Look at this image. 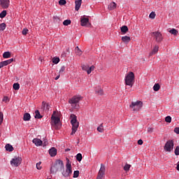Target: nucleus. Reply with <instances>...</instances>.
I'll use <instances>...</instances> for the list:
<instances>
[{
  "label": "nucleus",
  "mask_w": 179,
  "mask_h": 179,
  "mask_svg": "<svg viewBox=\"0 0 179 179\" xmlns=\"http://www.w3.org/2000/svg\"><path fill=\"white\" fill-rule=\"evenodd\" d=\"M64 162L60 159H57L54 166H52L50 169V173L51 174H55L58 172L59 170H64Z\"/></svg>",
  "instance_id": "nucleus-1"
},
{
  "label": "nucleus",
  "mask_w": 179,
  "mask_h": 179,
  "mask_svg": "<svg viewBox=\"0 0 179 179\" xmlns=\"http://www.w3.org/2000/svg\"><path fill=\"white\" fill-rule=\"evenodd\" d=\"M70 119H71V124H72V131L71 133V135L73 136L78 131V129L79 127V122L77 120L76 115L74 114L71 115Z\"/></svg>",
  "instance_id": "nucleus-2"
},
{
  "label": "nucleus",
  "mask_w": 179,
  "mask_h": 179,
  "mask_svg": "<svg viewBox=\"0 0 179 179\" xmlns=\"http://www.w3.org/2000/svg\"><path fill=\"white\" fill-rule=\"evenodd\" d=\"M135 83V76L132 71H129L124 78V84L130 87H132Z\"/></svg>",
  "instance_id": "nucleus-3"
},
{
  "label": "nucleus",
  "mask_w": 179,
  "mask_h": 179,
  "mask_svg": "<svg viewBox=\"0 0 179 179\" xmlns=\"http://www.w3.org/2000/svg\"><path fill=\"white\" fill-rule=\"evenodd\" d=\"M82 97L80 96H74L69 100V104L73 109L78 108V103L80 101Z\"/></svg>",
  "instance_id": "nucleus-4"
},
{
  "label": "nucleus",
  "mask_w": 179,
  "mask_h": 179,
  "mask_svg": "<svg viewBox=\"0 0 179 179\" xmlns=\"http://www.w3.org/2000/svg\"><path fill=\"white\" fill-rule=\"evenodd\" d=\"M72 174L71 164L69 159H66V171L62 172V176L64 178H69Z\"/></svg>",
  "instance_id": "nucleus-5"
},
{
  "label": "nucleus",
  "mask_w": 179,
  "mask_h": 179,
  "mask_svg": "<svg viewBox=\"0 0 179 179\" xmlns=\"http://www.w3.org/2000/svg\"><path fill=\"white\" fill-rule=\"evenodd\" d=\"M143 106V102L141 101H136L131 102V104L129 106V108L134 112H138Z\"/></svg>",
  "instance_id": "nucleus-6"
},
{
  "label": "nucleus",
  "mask_w": 179,
  "mask_h": 179,
  "mask_svg": "<svg viewBox=\"0 0 179 179\" xmlns=\"http://www.w3.org/2000/svg\"><path fill=\"white\" fill-rule=\"evenodd\" d=\"M56 112H54L53 115L51 117V124L52 127H54L55 129H59V117L55 116Z\"/></svg>",
  "instance_id": "nucleus-7"
},
{
  "label": "nucleus",
  "mask_w": 179,
  "mask_h": 179,
  "mask_svg": "<svg viewBox=\"0 0 179 179\" xmlns=\"http://www.w3.org/2000/svg\"><path fill=\"white\" fill-rule=\"evenodd\" d=\"M151 36L154 37V40H155L156 43H160L164 40L163 35L159 31H154L151 33Z\"/></svg>",
  "instance_id": "nucleus-8"
},
{
  "label": "nucleus",
  "mask_w": 179,
  "mask_h": 179,
  "mask_svg": "<svg viewBox=\"0 0 179 179\" xmlns=\"http://www.w3.org/2000/svg\"><path fill=\"white\" fill-rule=\"evenodd\" d=\"M174 149V141L172 140H169L166 141L164 146V151L167 152H171Z\"/></svg>",
  "instance_id": "nucleus-9"
},
{
  "label": "nucleus",
  "mask_w": 179,
  "mask_h": 179,
  "mask_svg": "<svg viewBox=\"0 0 179 179\" xmlns=\"http://www.w3.org/2000/svg\"><path fill=\"white\" fill-rule=\"evenodd\" d=\"M22 159L21 157H15L10 161V164L13 167H18L21 164Z\"/></svg>",
  "instance_id": "nucleus-10"
},
{
  "label": "nucleus",
  "mask_w": 179,
  "mask_h": 179,
  "mask_svg": "<svg viewBox=\"0 0 179 179\" xmlns=\"http://www.w3.org/2000/svg\"><path fill=\"white\" fill-rule=\"evenodd\" d=\"M105 173H106V166L103 164H101V167L98 172V175L96 179H103Z\"/></svg>",
  "instance_id": "nucleus-11"
},
{
  "label": "nucleus",
  "mask_w": 179,
  "mask_h": 179,
  "mask_svg": "<svg viewBox=\"0 0 179 179\" xmlns=\"http://www.w3.org/2000/svg\"><path fill=\"white\" fill-rule=\"evenodd\" d=\"M9 0H0V5L3 9H6L9 7Z\"/></svg>",
  "instance_id": "nucleus-12"
},
{
  "label": "nucleus",
  "mask_w": 179,
  "mask_h": 179,
  "mask_svg": "<svg viewBox=\"0 0 179 179\" xmlns=\"http://www.w3.org/2000/svg\"><path fill=\"white\" fill-rule=\"evenodd\" d=\"M159 47L157 45H154V48H152V50L150 52V57L154 56L157 55L159 52Z\"/></svg>",
  "instance_id": "nucleus-13"
},
{
  "label": "nucleus",
  "mask_w": 179,
  "mask_h": 179,
  "mask_svg": "<svg viewBox=\"0 0 179 179\" xmlns=\"http://www.w3.org/2000/svg\"><path fill=\"white\" fill-rule=\"evenodd\" d=\"M117 4L115 1H112L108 4V9L109 10H114L117 8Z\"/></svg>",
  "instance_id": "nucleus-14"
},
{
  "label": "nucleus",
  "mask_w": 179,
  "mask_h": 179,
  "mask_svg": "<svg viewBox=\"0 0 179 179\" xmlns=\"http://www.w3.org/2000/svg\"><path fill=\"white\" fill-rule=\"evenodd\" d=\"M32 143L36 145V146H41L43 145V141L41 139L38 138H34L32 140Z\"/></svg>",
  "instance_id": "nucleus-15"
},
{
  "label": "nucleus",
  "mask_w": 179,
  "mask_h": 179,
  "mask_svg": "<svg viewBox=\"0 0 179 179\" xmlns=\"http://www.w3.org/2000/svg\"><path fill=\"white\" fill-rule=\"evenodd\" d=\"M88 24L91 25V24L89 23V19L88 18L83 17V18L81 19V25L83 27H86Z\"/></svg>",
  "instance_id": "nucleus-16"
},
{
  "label": "nucleus",
  "mask_w": 179,
  "mask_h": 179,
  "mask_svg": "<svg viewBox=\"0 0 179 179\" xmlns=\"http://www.w3.org/2000/svg\"><path fill=\"white\" fill-rule=\"evenodd\" d=\"M49 154L51 157H55L57 155V150L55 148H52L49 150Z\"/></svg>",
  "instance_id": "nucleus-17"
},
{
  "label": "nucleus",
  "mask_w": 179,
  "mask_h": 179,
  "mask_svg": "<svg viewBox=\"0 0 179 179\" xmlns=\"http://www.w3.org/2000/svg\"><path fill=\"white\" fill-rule=\"evenodd\" d=\"M75 4H76V7H75L76 10L78 11L82 5V0H76Z\"/></svg>",
  "instance_id": "nucleus-18"
},
{
  "label": "nucleus",
  "mask_w": 179,
  "mask_h": 179,
  "mask_svg": "<svg viewBox=\"0 0 179 179\" xmlns=\"http://www.w3.org/2000/svg\"><path fill=\"white\" fill-rule=\"evenodd\" d=\"M42 108L43 110L48 111L50 108V104L48 103H45V101L42 102Z\"/></svg>",
  "instance_id": "nucleus-19"
},
{
  "label": "nucleus",
  "mask_w": 179,
  "mask_h": 179,
  "mask_svg": "<svg viewBox=\"0 0 179 179\" xmlns=\"http://www.w3.org/2000/svg\"><path fill=\"white\" fill-rule=\"evenodd\" d=\"M122 41L124 43H129V41H131V38L129 36H124L122 37Z\"/></svg>",
  "instance_id": "nucleus-20"
},
{
  "label": "nucleus",
  "mask_w": 179,
  "mask_h": 179,
  "mask_svg": "<svg viewBox=\"0 0 179 179\" xmlns=\"http://www.w3.org/2000/svg\"><path fill=\"white\" fill-rule=\"evenodd\" d=\"M13 62V59L11 58V59H9L8 60H5V61L1 62V63H2L3 66H6L11 64Z\"/></svg>",
  "instance_id": "nucleus-21"
},
{
  "label": "nucleus",
  "mask_w": 179,
  "mask_h": 179,
  "mask_svg": "<svg viewBox=\"0 0 179 179\" xmlns=\"http://www.w3.org/2000/svg\"><path fill=\"white\" fill-rule=\"evenodd\" d=\"M96 130L99 133H103L104 131H105V129H104V127H103V123L100 124L99 126L97 127Z\"/></svg>",
  "instance_id": "nucleus-22"
},
{
  "label": "nucleus",
  "mask_w": 179,
  "mask_h": 179,
  "mask_svg": "<svg viewBox=\"0 0 179 179\" xmlns=\"http://www.w3.org/2000/svg\"><path fill=\"white\" fill-rule=\"evenodd\" d=\"M30 119H31V115L29 113H26L24 115V117H23L24 121L27 122V121H29Z\"/></svg>",
  "instance_id": "nucleus-23"
},
{
  "label": "nucleus",
  "mask_w": 179,
  "mask_h": 179,
  "mask_svg": "<svg viewBox=\"0 0 179 179\" xmlns=\"http://www.w3.org/2000/svg\"><path fill=\"white\" fill-rule=\"evenodd\" d=\"M43 117V116L41 115L40 112L38 110H36L35 111V116L34 118L35 119H41Z\"/></svg>",
  "instance_id": "nucleus-24"
},
{
  "label": "nucleus",
  "mask_w": 179,
  "mask_h": 179,
  "mask_svg": "<svg viewBox=\"0 0 179 179\" xmlns=\"http://www.w3.org/2000/svg\"><path fill=\"white\" fill-rule=\"evenodd\" d=\"M120 30H121V32L122 33V34H125L129 29L127 26H122L121 28H120Z\"/></svg>",
  "instance_id": "nucleus-25"
},
{
  "label": "nucleus",
  "mask_w": 179,
  "mask_h": 179,
  "mask_svg": "<svg viewBox=\"0 0 179 179\" xmlns=\"http://www.w3.org/2000/svg\"><path fill=\"white\" fill-rule=\"evenodd\" d=\"M160 85L159 83H156L155 85H154L152 89H154V91L158 92L160 90Z\"/></svg>",
  "instance_id": "nucleus-26"
},
{
  "label": "nucleus",
  "mask_w": 179,
  "mask_h": 179,
  "mask_svg": "<svg viewBox=\"0 0 179 179\" xmlns=\"http://www.w3.org/2000/svg\"><path fill=\"white\" fill-rule=\"evenodd\" d=\"M5 148L7 151L12 152L13 150V146L10 144H7Z\"/></svg>",
  "instance_id": "nucleus-27"
},
{
  "label": "nucleus",
  "mask_w": 179,
  "mask_h": 179,
  "mask_svg": "<svg viewBox=\"0 0 179 179\" xmlns=\"http://www.w3.org/2000/svg\"><path fill=\"white\" fill-rule=\"evenodd\" d=\"M3 57L4 59L10 58V52H5L3 54Z\"/></svg>",
  "instance_id": "nucleus-28"
},
{
  "label": "nucleus",
  "mask_w": 179,
  "mask_h": 179,
  "mask_svg": "<svg viewBox=\"0 0 179 179\" xmlns=\"http://www.w3.org/2000/svg\"><path fill=\"white\" fill-rule=\"evenodd\" d=\"M131 168V165L129 164H126L125 166L123 167V169L125 172H128Z\"/></svg>",
  "instance_id": "nucleus-29"
},
{
  "label": "nucleus",
  "mask_w": 179,
  "mask_h": 179,
  "mask_svg": "<svg viewBox=\"0 0 179 179\" xmlns=\"http://www.w3.org/2000/svg\"><path fill=\"white\" fill-rule=\"evenodd\" d=\"M169 33L173 34L174 36H177L178 34V31L176 30V29H172L171 30L169 31Z\"/></svg>",
  "instance_id": "nucleus-30"
},
{
  "label": "nucleus",
  "mask_w": 179,
  "mask_h": 179,
  "mask_svg": "<svg viewBox=\"0 0 179 179\" xmlns=\"http://www.w3.org/2000/svg\"><path fill=\"white\" fill-rule=\"evenodd\" d=\"M76 55H77L78 56L82 55V51H81L80 49L78 48V46H77V47L76 48Z\"/></svg>",
  "instance_id": "nucleus-31"
},
{
  "label": "nucleus",
  "mask_w": 179,
  "mask_h": 179,
  "mask_svg": "<svg viewBox=\"0 0 179 179\" xmlns=\"http://www.w3.org/2000/svg\"><path fill=\"white\" fill-rule=\"evenodd\" d=\"M94 65H92V66H91V67H90V68H88V70H87V74L89 75V74H90L91 73H92V71H94Z\"/></svg>",
  "instance_id": "nucleus-32"
},
{
  "label": "nucleus",
  "mask_w": 179,
  "mask_h": 179,
  "mask_svg": "<svg viewBox=\"0 0 179 179\" xmlns=\"http://www.w3.org/2000/svg\"><path fill=\"white\" fill-rule=\"evenodd\" d=\"M172 121V117L169 115L166 116L165 117V122H167V123H171Z\"/></svg>",
  "instance_id": "nucleus-33"
},
{
  "label": "nucleus",
  "mask_w": 179,
  "mask_h": 179,
  "mask_svg": "<svg viewBox=\"0 0 179 179\" xmlns=\"http://www.w3.org/2000/svg\"><path fill=\"white\" fill-rule=\"evenodd\" d=\"M52 62L55 64H57L58 63H59V57H54V58H52Z\"/></svg>",
  "instance_id": "nucleus-34"
},
{
  "label": "nucleus",
  "mask_w": 179,
  "mask_h": 179,
  "mask_svg": "<svg viewBox=\"0 0 179 179\" xmlns=\"http://www.w3.org/2000/svg\"><path fill=\"white\" fill-rule=\"evenodd\" d=\"M89 68H90V66H89L88 64H83V65L82 66L83 70V71H87H87L89 70Z\"/></svg>",
  "instance_id": "nucleus-35"
},
{
  "label": "nucleus",
  "mask_w": 179,
  "mask_h": 179,
  "mask_svg": "<svg viewBox=\"0 0 179 179\" xmlns=\"http://www.w3.org/2000/svg\"><path fill=\"white\" fill-rule=\"evenodd\" d=\"M76 159H77L78 162H81V160H82V159H83L82 154L78 153V154L76 155Z\"/></svg>",
  "instance_id": "nucleus-36"
},
{
  "label": "nucleus",
  "mask_w": 179,
  "mask_h": 179,
  "mask_svg": "<svg viewBox=\"0 0 179 179\" xmlns=\"http://www.w3.org/2000/svg\"><path fill=\"white\" fill-rule=\"evenodd\" d=\"M71 21L70 20H66L64 21L63 24L64 26H68V25L71 24Z\"/></svg>",
  "instance_id": "nucleus-37"
},
{
  "label": "nucleus",
  "mask_w": 179,
  "mask_h": 179,
  "mask_svg": "<svg viewBox=\"0 0 179 179\" xmlns=\"http://www.w3.org/2000/svg\"><path fill=\"white\" fill-rule=\"evenodd\" d=\"M79 174H80L79 171H75L74 173H73V178H78Z\"/></svg>",
  "instance_id": "nucleus-38"
},
{
  "label": "nucleus",
  "mask_w": 179,
  "mask_h": 179,
  "mask_svg": "<svg viewBox=\"0 0 179 179\" xmlns=\"http://www.w3.org/2000/svg\"><path fill=\"white\" fill-rule=\"evenodd\" d=\"M2 101H3L4 103H8V101H10V99L8 96H3Z\"/></svg>",
  "instance_id": "nucleus-39"
},
{
  "label": "nucleus",
  "mask_w": 179,
  "mask_h": 179,
  "mask_svg": "<svg viewBox=\"0 0 179 179\" xmlns=\"http://www.w3.org/2000/svg\"><path fill=\"white\" fill-rule=\"evenodd\" d=\"M6 24L5 23H2L0 24V31H3L6 29Z\"/></svg>",
  "instance_id": "nucleus-40"
},
{
  "label": "nucleus",
  "mask_w": 179,
  "mask_h": 179,
  "mask_svg": "<svg viewBox=\"0 0 179 179\" xmlns=\"http://www.w3.org/2000/svg\"><path fill=\"white\" fill-rule=\"evenodd\" d=\"M41 162L36 163V167L37 170H41L42 169V166H41Z\"/></svg>",
  "instance_id": "nucleus-41"
},
{
  "label": "nucleus",
  "mask_w": 179,
  "mask_h": 179,
  "mask_svg": "<svg viewBox=\"0 0 179 179\" xmlns=\"http://www.w3.org/2000/svg\"><path fill=\"white\" fill-rule=\"evenodd\" d=\"M6 15V10H3V11H2V12L0 13V17H1V18L5 17Z\"/></svg>",
  "instance_id": "nucleus-42"
},
{
  "label": "nucleus",
  "mask_w": 179,
  "mask_h": 179,
  "mask_svg": "<svg viewBox=\"0 0 179 179\" xmlns=\"http://www.w3.org/2000/svg\"><path fill=\"white\" fill-rule=\"evenodd\" d=\"M13 89L15 90H18L20 89V85L18 83H15L13 85Z\"/></svg>",
  "instance_id": "nucleus-43"
},
{
  "label": "nucleus",
  "mask_w": 179,
  "mask_h": 179,
  "mask_svg": "<svg viewBox=\"0 0 179 179\" xmlns=\"http://www.w3.org/2000/svg\"><path fill=\"white\" fill-rule=\"evenodd\" d=\"M3 121V115L2 112H0V125L2 124Z\"/></svg>",
  "instance_id": "nucleus-44"
},
{
  "label": "nucleus",
  "mask_w": 179,
  "mask_h": 179,
  "mask_svg": "<svg viewBox=\"0 0 179 179\" xmlns=\"http://www.w3.org/2000/svg\"><path fill=\"white\" fill-rule=\"evenodd\" d=\"M66 3V0H59V4L60 6H64Z\"/></svg>",
  "instance_id": "nucleus-45"
},
{
  "label": "nucleus",
  "mask_w": 179,
  "mask_h": 179,
  "mask_svg": "<svg viewBox=\"0 0 179 179\" xmlns=\"http://www.w3.org/2000/svg\"><path fill=\"white\" fill-rule=\"evenodd\" d=\"M150 18H151V19H155V17H156V14H155V12H152L151 13H150Z\"/></svg>",
  "instance_id": "nucleus-46"
},
{
  "label": "nucleus",
  "mask_w": 179,
  "mask_h": 179,
  "mask_svg": "<svg viewBox=\"0 0 179 179\" xmlns=\"http://www.w3.org/2000/svg\"><path fill=\"white\" fill-rule=\"evenodd\" d=\"M95 92L99 95H102L103 94V91L101 89H99V90H96Z\"/></svg>",
  "instance_id": "nucleus-47"
},
{
  "label": "nucleus",
  "mask_w": 179,
  "mask_h": 179,
  "mask_svg": "<svg viewBox=\"0 0 179 179\" xmlns=\"http://www.w3.org/2000/svg\"><path fill=\"white\" fill-rule=\"evenodd\" d=\"M64 71H65V66H62V67H61V69H60V70L59 71V73L62 74V73L64 72Z\"/></svg>",
  "instance_id": "nucleus-48"
},
{
  "label": "nucleus",
  "mask_w": 179,
  "mask_h": 179,
  "mask_svg": "<svg viewBox=\"0 0 179 179\" xmlns=\"http://www.w3.org/2000/svg\"><path fill=\"white\" fill-rule=\"evenodd\" d=\"M174 153L176 155H179V146H177L175 149Z\"/></svg>",
  "instance_id": "nucleus-49"
},
{
  "label": "nucleus",
  "mask_w": 179,
  "mask_h": 179,
  "mask_svg": "<svg viewBox=\"0 0 179 179\" xmlns=\"http://www.w3.org/2000/svg\"><path fill=\"white\" fill-rule=\"evenodd\" d=\"M153 131H154L153 127H149L148 128V133L152 134Z\"/></svg>",
  "instance_id": "nucleus-50"
},
{
  "label": "nucleus",
  "mask_w": 179,
  "mask_h": 179,
  "mask_svg": "<svg viewBox=\"0 0 179 179\" xmlns=\"http://www.w3.org/2000/svg\"><path fill=\"white\" fill-rule=\"evenodd\" d=\"M28 31H29V30H28L27 29H24L22 30V34H23V35H27V33H28Z\"/></svg>",
  "instance_id": "nucleus-51"
},
{
  "label": "nucleus",
  "mask_w": 179,
  "mask_h": 179,
  "mask_svg": "<svg viewBox=\"0 0 179 179\" xmlns=\"http://www.w3.org/2000/svg\"><path fill=\"white\" fill-rule=\"evenodd\" d=\"M174 132H175L176 134H179V127H175V129H174Z\"/></svg>",
  "instance_id": "nucleus-52"
},
{
  "label": "nucleus",
  "mask_w": 179,
  "mask_h": 179,
  "mask_svg": "<svg viewBox=\"0 0 179 179\" xmlns=\"http://www.w3.org/2000/svg\"><path fill=\"white\" fill-rule=\"evenodd\" d=\"M143 141L141 140V139H140L138 141V145H143Z\"/></svg>",
  "instance_id": "nucleus-53"
},
{
  "label": "nucleus",
  "mask_w": 179,
  "mask_h": 179,
  "mask_svg": "<svg viewBox=\"0 0 179 179\" xmlns=\"http://www.w3.org/2000/svg\"><path fill=\"white\" fill-rule=\"evenodd\" d=\"M61 76V75L59 74V76H57L55 78V80H58V79H59V77Z\"/></svg>",
  "instance_id": "nucleus-54"
},
{
  "label": "nucleus",
  "mask_w": 179,
  "mask_h": 179,
  "mask_svg": "<svg viewBox=\"0 0 179 179\" xmlns=\"http://www.w3.org/2000/svg\"><path fill=\"white\" fill-rule=\"evenodd\" d=\"M176 169H177L178 171H179V162L177 164Z\"/></svg>",
  "instance_id": "nucleus-55"
},
{
  "label": "nucleus",
  "mask_w": 179,
  "mask_h": 179,
  "mask_svg": "<svg viewBox=\"0 0 179 179\" xmlns=\"http://www.w3.org/2000/svg\"><path fill=\"white\" fill-rule=\"evenodd\" d=\"M53 19L55 20H59V17H54Z\"/></svg>",
  "instance_id": "nucleus-56"
},
{
  "label": "nucleus",
  "mask_w": 179,
  "mask_h": 179,
  "mask_svg": "<svg viewBox=\"0 0 179 179\" xmlns=\"http://www.w3.org/2000/svg\"><path fill=\"white\" fill-rule=\"evenodd\" d=\"M2 67H3L2 62H0V69H1Z\"/></svg>",
  "instance_id": "nucleus-57"
},
{
  "label": "nucleus",
  "mask_w": 179,
  "mask_h": 179,
  "mask_svg": "<svg viewBox=\"0 0 179 179\" xmlns=\"http://www.w3.org/2000/svg\"><path fill=\"white\" fill-rule=\"evenodd\" d=\"M44 145H48V141H44Z\"/></svg>",
  "instance_id": "nucleus-58"
},
{
  "label": "nucleus",
  "mask_w": 179,
  "mask_h": 179,
  "mask_svg": "<svg viewBox=\"0 0 179 179\" xmlns=\"http://www.w3.org/2000/svg\"><path fill=\"white\" fill-rule=\"evenodd\" d=\"M66 152L70 151V149L67 148L65 150Z\"/></svg>",
  "instance_id": "nucleus-59"
},
{
  "label": "nucleus",
  "mask_w": 179,
  "mask_h": 179,
  "mask_svg": "<svg viewBox=\"0 0 179 179\" xmlns=\"http://www.w3.org/2000/svg\"><path fill=\"white\" fill-rule=\"evenodd\" d=\"M48 179H51V178H48Z\"/></svg>",
  "instance_id": "nucleus-60"
}]
</instances>
